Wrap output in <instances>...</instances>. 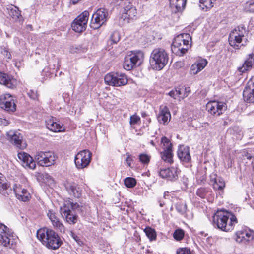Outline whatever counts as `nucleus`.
<instances>
[{
  "instance_id": "obj_1",
  "label": "nucleus",
  "mask_w": 254,
  "mask_h": 254,
  "mask_svg": "<svg viewBox=\"0 0 254 254\" xmlns=\"http://www.w3.org/2000/svg\"><path fill=\"white\" fill-rule=\"evenodd\" d=\"M237 223L236 217L227 211H218L213 216V226L225 232L233 230Z\"/></svg>"
},
{
  "instance_id": "obj_2",
  "label": "nucleus",
  "mask_w": 254,
  "mask_h": 254,
  "mask_svg": "<svg viewBox=\"0 0 254 254\" xmlns=\"http://www.w3.org/2000/svg\"><path fill=\"white\" fill-rule=\"evenodd\" d=\"M13 191L16 197L19 200L26 202L30 200L31 194L28 190L20 185L15 184L13 186V190L10 187V184L0 174V193L3 196L6 197Z\"/></svg>"
},
{
  "instance_id": "obj_3",
  "label": "nucleus",
  "mask_w": 254,
  "mask_h": 254,
  "mask_svg": "<svg viewBox=\"0 0 254 254\" xmlns=\"http://www.w3.org/2000/svg\"><path fill=\"white\" fill-rule=\"evenodd\" d=\"M37 237L44 246L50 249L56 250L63 243L57 233L46 227L39 229L37 231Z\"/></svg>"
},
{
  "instance_id": "obj_4",
  "label": "nucleus",
  "mask_w": 254,
  "mask_h": 254,
  "mask_svg": "<svg viewBox=\"0 0 254 254\" xmlns=\"http://www.w3.org/2000/svg\"><path fill=\"white\" fill-rule=\"evenodd\" d=\"M191 37L188 33H183L176 36L171 45L172 53L182 56L191 47Z\"/></svg>"
},
{
  "instance_id": "obj_5",
  "label": "nucleus",
  "mask_w": 254,
  "mask_h": 254,
  "mask_svg": "<svg viewBox=\"0 0 254 254\" xmlns=\"http://www.w3.org/2000/svg\"><path fill=\"white\" fill-rule=\"evenodd\" d=\"M169 54L162 48H155L150 56V64L152 68L156 70H160L167 64Z\"/></svg>"
},
{
  "instance_id": "obj_6",
  "label": "nucleus",
  "mask_w": 254,
  "mask_h": 254,
  "mask_svg": "<svg viewBox=\"0 0 254 254\" xmlns=\"http://www.w3.org/2000/svg\"><path fill=\"white\" fill-rule=\"evenodd\" d=\"M72 211L76 213L80 212L81 207L77 203H74L70 200L65 201L60 208L61 215L69 224H75L77 221L78 217L72 213Z\"/></svg>"
},
{
  "instance_id": "obj_7",
  "label": "nucleus",
  "mask_w": 254,
  "mask_h": 254,
  "mask_svg": "<svg viewBox=\"0 0 254 254\" xmlns=\"http://www.w3.org/2000/svg\"><path fill=\"white\" fill-rule=\"evenodd\" d=\"M105 83L110 86H121L127 83V77L122 72H111L106 75L104 77Z\"/></svg>"
},
{
  "instance_id": "obj_8",
  "label": "nucleus",
  "mask_w": 254,
  "mask_h": 254,
  "mask_svg": "<svg viewBox=\"0 0 254 254\" xmlns=\"http://www.w3.org/2000/svg\"><path fill=\"white\" fill-rule=\"evenodd\" d=\"M35 159L41 166H50L55 164L56 156L51 151H39L35 155Z\"/></svg>"
},
{
  "instance_id": "obj_9",
  "label": "nucleus",
  "mask_w": 254,
  "mask_h": 254,
  "mask_svg": "<svg viewBox=\"0 0 254 254\" xmlns=\"http://www.w3.org/2000/svg\"><path fill=\"white\" fill-rule=\"evenodd\" d=\"M108 13L105 8H100L93 15L91 27L94 29L100 28L108 19Z\"/></svg>"
},
{
  "instance_id": "obj_10",
  "label": "nucleus",
  "mask_w": 254,
  "mask_h": 254,
  "mask_svg": "<svg viewBox=\"0 0 254 254\" xmlns=\"http://www.w3.org/2000/svg\"><path fill=\"white\" fill-rule=\"evenodd\" d=\"M92 153L88 150L80 151L75 156L74 163L78 169H83L87 167L91 162Z\"/></svg>"
},
{
  "instance_id": "obj_11",
  "label": "nucleus",
  "mask_w": 254,
  "mask_h": 254,
  "mask_svg": "<svg viewBox=\"0 0 254 254\" xmlns=\"http://www.w3.org/2000/svg\"><path fill=\"white\" fill-rule=\"evenodd\" d=\"M89 13L87 11H84L78 16L73 21L71 24L72 29L78 33L85 30L87 27Z\"/></svg>"
},
{
  "instance_id": "obj_12",
  "label": "nucleus",
  "mask_w": 254,
  "mask_h": 254,
  "mask_svg": "<svg viewBox=\"0 0 254 254\" xmlns=\"http://www.w3.org/2000/svg\"><path fill=\"white\" fill-rule=\"evenodd\" d=\"M13 233L5 225L0 224V244L6 247L13 245Z\"/></svg>"
},
{
  "instance_id": "obj_13",
  "label": "nucleus",
  "mask_w": 254,
  "mask_h": 254,
  "mask_svg": "<svg viewBox=\"0 0 254 254\" xmlns=\"http://www.w3.org/2000/svg\"><path fill=\"white\" fill-rule=\"evenodd\" d=\"M206 108L212 115L219 116L226 110L227 105L222 102L213 101L208 102Z\"/></svg>"
},
{
  "instance_id": "obj_14",
  "label": "nucleus",
  "mask_w": 254,
  "mask_h": 254,
  "mask_svg": "<svg viewBox=\"0 0 254 254\" xmlns=\"http://www.w3.org/2000/svg\"><path fill=\"white\" fill-rule=\"evenodd\" d=\"M0 107L7 111L14 112L16 105L13 97L9 94H4L0 96Z\"/></svg>"
},
{
  "instance_id": "obj_15",
  "label": "nucleus",
  "mask_w": 254,
  "mask_h": 254,
  "mask_svg": "<svg viewBox=\"0 0 254 254\" xmlns=\"http://www.w3.org/2000/svg\"><path fill=\"white\" fill-rule=\"evenodd\" d=\"M7 139L17 148L23 149L26 147V143L22 139V135L18 131H9L7 133Z\"/></svg>"
},
{
  "instance_id": "obj_16",
  "label": "nucleus",
  "mask_w": 254,
  "mask_h": 254,
  "mask_svg": "<svg viewBox=\"0 0 254 254\" xmlns=\"http://www.w3.org/2000/svg\"><path fill=\"white\" fill-rule=\"evenodd\" d=\"M137 11L135 7L133 6L131 3L127 0L125 2V6L124 7V12L121 18L123 19L126 22H129V20L133 19L136 16Z\"/></svg>"
},
{
  "instance_id": "obj_17",
  "label": "nucleus",
  "mask_w": 254,
  "mask_h": 254,
  "mask_svg": "<svg viewBox=\"0 0 254 254\" xmlns=\"http://www.w3.org/2000/svg\"><path fill=\"white\" fill-rule=\"evenodd\" d=\"M158 122L163 125H167L171 120V115L169 109L166 105L160 106L157 116Z\"/></svg>"
},
{
  "instance_id": "obj_18",
  "label": "nucleus",
  "mask_w": 254,
  "mask_h": 254,
  "mask_svg": "<svg viewBox=\"0 0 254 254\" xmlns=\"http://www.w3.org/2000/svg\"><path fill=\"white\" fill-rule=\"evenodd\" d=\"M65 189L69 195L75 198H80L82 189L78 184L73 182H67L64 184Z\"/></svg>"
},
{
  "instance_id": "obj_19",
  "label": "nucleus",
  "mask_w": 254,
  "mask_h": 254,
  "mask_svg": "<svg viewBox=\"0 0 254 254\" xmlns=\"http://www.w3.org/2000/svg\"><path fill=\"white\" fill-rule=\"evenodd\" d=\"M18 158L22 161V165L25 168L34 169L36 167V163L28 154L21 152L18 154Z\"/></svg>"
},
{
  "instance_id": "obj_20",
  "label": "nucleus",
  "mask_w": 254,
  "mask_h": 254,
  "mask_svg": "<svg viewBox=\"0 0 254 254\" xmlns=\"http://www.w3.org/2000/svg\"><path fill=\"white\" fill-rule=\"evenodd\" d=\"M159 176L168 180H175L178 177V171L174 167L161 168L159 171Z\"/></svg>"
},
{
  "instance_id": "obj_21",
  "label": "nucleus",
  "mask_w": 254,
  "mask_h": 254,
  "mask_svg": "<svg viewBox=\"0 0 254 254\" xmlns=\"http://www.w3.org/2000/svg\"><path fill=\"white\" fill-rule=\"evenodd\" d=\"M16 83V80L11 75L0 71V84L7 88L13 89L15 87Z\"/></svg>"
},
{
  "instance_id": "obj_22",
  "label": "nucleus",
  "mask_w": 254,
  "mask_h": 254,
  "mask_svg": "<svg viewBox=\"0 0 254 254\" xmlns=\"http://www.w3.org/2000/svg\"><path fill=\"white\" fill-rule=\"evenodd\" d=\"M56 119L53 117L46 120L47 128L53 132H63L65 129L63 124L55 121Z\"/></svg>"
},
{
  "instance_id": "obj_23",
  "label": "nucleus",
  "mask_w": 254,
  "mask_h": 254,
  "mask_svg": "<svg viewBox=\"0 0 254 254\" xmlns=\"http://www.w3.org/2000/svg\"><path fill=\"white\" fill-rule=\"evenodd\" d=\"M177 155L180 160L182 162L188 163L191 160L188 147L180 145L178 150Z\"/></svg>"
},
{
  "instance_id": "obj_24",
  "label": "nucleus",
  "mask_w": 254,
  "mask_h": 254,
  "mask_svg": "<svg viewBox=\"0 0 254 254\" xmlns=\"http://www.w3.org/2000/svg\"><path fill=\"white\" fill-rule=\"evenodd\" d=\"M47 215L54 227L59 229L61 231L64 230V226L60 222L57 214L54 211L49 210Z\"/></svg>"
},
{
  "instance_id": "obj_25",
  "label": "nucleus",
  "mask_w": 254,
  "mask_h": 254,
  "mask_svg": "<svg viewBox=\"0 0 254 254\" xmlns=\"http://www.w3.org/2000/svg\"><path fill=\"white\" fill-rule=\"evenodd\" d=\"M207 61L206 59H201L193 64L190 67V73L192 75H195L201 71L207 64Z\"/></svg>"
},
{
  "instance_id": "obj_26",
  "label": "nucleus",
  "mask_w": 254,
  "mask_h": 254,
  "mask_svg": "<svg viewBox=\"0 0 254 254\" xmlns=\"http://www.w3.org/2000/svg\"><path fill=\"white\" fill-rule=\"evenodd\" d=\"M186 0H170V6L174 13L182 11L185 8Z\"/></svg>"
},
{
  "instance_id": "obj_27",
  "label": "nucleus",
  "mask_w": 254,
  "mask_h": 254,
  "mask_svg": "<svg viewBox=\"0 0 254 254\" xmlns=\"http://www.w3.org/2000/svg\"><path fill=\"white\" fill-rule=\"evenodd\" d=\"M254 65V54H250L248 58L246 59L245 63L241 67L238 68V70L240 72H244L246 71L249 70Z\"/></svg>"
},
{
  "instance_id": "obj_28",
  "label": "nucleus",
  "mask_w": 254,
  "mask_h": 254,
  "mask_svg": "<svg viewBox=\"0 0 254 254\" xmlns=\"http://www.w3.org/2000/svg\"><path fill=\"white\" fill-rule=\"evenodd\" d=\"M242 37L238 36L237 34H233L230 32L229 36V43L231 46L236 49L240 48L239 44L242 40Z\"/></svg>"
},
{
  "instance_id": "obj_29",
  "label": "nucleus",
  "mask_w": 254,
  "mask_h": 254,
  "mask_svg": "<svg viewBox=\"0 0 254 254\" xmlns=\"http://www.w3.org/2000/svg\"><path fill=\"white\" fill-rule=\"evenodd\" d=\"M128 56H129L130 58H131V61L134 62V65L135 66L140 65L144 58V54L143 52L140 51L132 53L128 55Z\"/></svg>"
},
{
  "instance_id": "obj_30",
  "label": "nucleus",
  "mask_w": 254,
  "mask_h": 254,
  "mask_svg": "<svg viewBox=\"0 0 254 254\" xmlns=\"http://www.w3.org/2000/svg\"><path fill=\"white\" fill-rule=\"evenodd\" d=\"M245 101L249 103L254 102V90L246 86L243 93Z\"/></svg>"
},
{
  "instance_id": "obj_31",
  "label": "nucleus",
  "mask_w": 254,
  "mask_h": 254,
  "mask_svg": "<svg viewBox=\"0 0 254 254\" xmlns=\"http://www.w3.org/2000/svg\"><path fill=\"white\" fill-rule=\"evenodd\" d=\"M161 157L165 162L172 163L173 162L172 149L166 148L160 153Z\"/></svg>"
},
{
  "instance_id": "obj_32",
  "label": "nucleus",
  "mask_w": 254,
  "mask_h": 254,
  "mask_svg": "<svg viewBox=\"0 0 254 254\" xmlns=\"http://www.w3.org/2000/svg\"><path fill=\"white\" fill-rule=\"evenodd\" d=\"M213 185L215 190L222 192L225 187V183L223 178L218 177L215 179Z\"/></svg>"
},
{
  "instance_id": "obj_33",
  "label": "nucleus",
  "mask_w": 254,
  "mask_h": 254,
  "mask_svg": "<svg viewBox=\"0 0 254 254\" xmlns=\"http://www.w3.org/2000/svg\"><path fill=\"white\" fill-rule=\"evenodd\" d=\"M9 15L14 20H17L21 16L19 8L15 6L11 5L7 8Z\"/></svg>"
},
{
  "instance_id": "obj_34",
  "label": "nucleus",
  "mask_w": 254,
  "mask_h": 254,
  "mask_svg": "<svg viewBox=\"0 0 254 254\" xmlns=\"http://www.w3.org/2000/svg\"><path fill=\"white\" fill-rule=\"evenodd\" d=\"M144 232L150 241L156 240L157 235L154 229L148 226L144 229Z\"/></svg>"
},
{
  "instance_id": "obj_35",
  "label": "nucleus",
  "mask_w": 254,
  "mask_h": 254,
  "mask_svg": "<svg viewBox=\"0 0 254 254\" xmlns=\"http://www.w3.org/2000/svg\"><path fill=\"white\" fill-rule=\"evenodd\" d=\"M123 66L126 70H130L135 67L134 65V62L131 61V58H130L128 55L125 57Z\"/></svg>"
},
{
  "instance_id": "obj_36",
  "label": "nucleus",
  "mask_w": 254,
  "mask_h": 254,
  "mask_svg": "<svg viewBox=\"0 0 254 254\" xmlns=\"http://www.w3.org/2000/svg\"><path fill=\"white\" fill-rule=\"evenodd\" d=\"M215 0H199L200 7L202 10L207 11L213 6V2Z\"/></svg>"
},
{
  "instance_id": "obj_37",
  "label": "nucleus",
  "mask_w": 254,
  "mask_h": 254,
  "mask_svg": "<svg viewBox=\"0 0 254 254\" xmlns=\"http://www.w3.org/2000/svg\"><path fill=\"white\" fill-rule=\"evenodd\" d=\"M247 234L245 233V230L238 231L235 233V240L238 243H246V236Z\"/></svg>"
},
{
  "instance_id": "obj_38",
  "label": "nucleus",
  "mask_w": 254,
  "mask_h": 254,
  "mask_svg": "<svg viewBox=\"0 0 254 254\" xmlns=\"http://www.w3.org/2000/svg\"><path fill=\"white\" fill-rule=\"evenodd\" d=\"M246 30L244 25H241L236 27L231 33L233 34H237L238 36L244 37V34L246 33Z\"/></svg>"
},
{
  "instance_id": "obj_39",
  "label": "nucleus",
  "mask_w": 254,
  "mask_h": 254,
  "mask_svg": "<svg viewBox=\"0 0 254 254\" xmlns=\"http://www.w3.org/2000/svg\"><path fill=\"white\" fill-rule=\"evenodd\" d=\"M228 133L235 136L236 138L241 137V131L238 127L235 126L228 130Z\"/></svg>"
},
{
  "instance_id": "obj_40",
  "label": "nucleus",
  "mask_w": 254,
  "mask_h": 254,
  "mask_svg": "<svg viewBox=\"0 0 254 254\" xmlns=\"http://www.w3.org/2000/svg\"><path fill=\"white\" fill-rule=\"evenodd\" d=\"M120 39V35L118 31H114L110 36L111 44L117 43Z\"/></svg>"
},
{
  "instance_id": "obj_41",
  "label": "nucleus",
  "mask_w": 254,
  "mask_h": 254,
  "mask_svg": "<svg viewBox=\"0 0 254 254\" xmlns=\"http://www.w3.org/2000/svg\"><path fill=\"white\" fill-rule=\"evenodd\" d=\"M125 185L129 188H133L136 184V180L132 177H127L124 180Z\"/></svg>"
},
{
  "instance_id": "obj_42",
  "label": "nucleus",
  "mask_w": 254,
  "mask_h": 254,
  "mask_svg": "<svg viewBox=\"0 0 254 254\" xmlns=\"http://www.w3.org/2000/svg\"><path fill=\"white\" fill-rule=\"evenodd\" d=\"M176 209L181 215L184 214L187 210V205L182 202H178L175 205Z\"/></svg>"
},
{
  "instance_id": "obj_43",
  "label": "nucleus",
  "mask_w": 254,
  "mask_h": 254,
  "mask_svg": "<svg viewBox=\"0 0 254 254\" xmlns=\"http://www.w3.org/2000/svg\"><path fill=\"white\" fill-rule=\"evenodd\" d=\"M184 237V231L181 229H176L173 233V237L176 241H180Z\"/></svg>"
},
{
  "instance_id": "obj_44",
  "label": "nucleus",
  "mask_w": 254,
  "mask_h": 254,
  "mask_svg": "<svg viewBox=\"0 0 254 254\" xmlns=\"http://www.w3.org/2000/svg\"><path fill=\"white\" fill-rule=\"evenodd\" d=\"M0 53L2 55H3L4 57L8 60H10L11 59V55L9 51V49L4 46H1L0 47Z\"/></svg>"
},
{
  "instance_id": "obj_45",
  "label": "nucleus",
  "mask_w": 254,
  "mask_h": 254,
  "mask_svg": "<svg viewBox=\"0 0 254 254\" xmlns=\"http://www.w3.org/2000/svg\"><path fill=\"white\" fill-rule=\"evenodd\" d=\"M161 142L164 147V149L166 148L172 149V144L166 137H162Z\"/></svg>"
},
{
  "instance_id": "obj_46",
  "label": "nucleus",
  "mask_w": 254,
  "mask_h": 254,
  "mask_svg": "<svg viewBox=\"0 0 254 254\" xmlns=\"http://www.w3.org/2000/svg\"><path fill=\"white\" fill-rule=\"evenodd\" d=\"M140 161L144 164H148L150 162V156L146 154H140L139 155Z\"/></svg>"
},
{
  "instance_id": "obj_47",
  "label": "nucleus",
  "mask_w": 254,
  "mask_h": 254,
  "mask_svg": "<svg viewBox=\"0 0 254 254\" xmlns=\"http://www.w3.org/2000/svg\"><path fill=\"white\" fill-rule=\"evenodd\" d=\"M208 192V189L205 188H200L197 190L196 194L201 198H204Z\"/></svg>"
},
{
  "instance_id": "obj_48",
  "label": "nucleus",
  "mask_w": 254,
  "mask_h": 254,
  "mask_svg": "<svg viewBox=\"0 0 254 254\" xmlns=\"http://www.w3.org/2000/svg\"><path fill=\"white\" fill-rule=\"evenodd\" d=\"M247 9L250 13H254V0H249L247 2Z\"/></svg>"
},
{
  "instance_id": "obj_49",
  "label": "nucleus",
  "mask_w": 254,
  "mask_h": 254,
  "mask_svg": "<svg viewBox=\"0 0 254 254\" xmlns=\"http://www.w3.org/2000/svg\"><path fill=\"white\" fill-rule=\"evenodd\" d=\"M140 120V118L139 116L134 115L130 116L129 123L130 125H135L137 124Z\"/></svg>"
},
{
  "instance_id": "obj_50",
  "label": "nucleus",
  "mask_w": 254,
  "mask_h": 254,
  "mask_svg": "<svg viewBox=\"0 0 254 254\" xmlns=\"http://www.w3.org/2000/svg\"><path fill=\"white\" fill-rule=\"evenodd\" d=\"M177 254H191V252L189 248H182L177 250Z\"/></svg>"
},
{
  "instance_id": "obj_51",
  "label": "nucleus",
  "mask_w": 254,
  "mask_h": 254,
  "mask_svg": "<svg viewBox=\"0 0 254 254\" xmlns=\"http://www.w3.org/2000/svg\"><path fill=\"white\" fill-rule=\"evenodd\" d=\"M28 95L30 98L32 99L33 100H35V99H37L38 94H37V92L36 90H30L28 92Z\"/></svg>"
},
{
  "instance_id": "obj_52",
  "label": "nucleus",
  "mask_w": 254,
  "mask_h": 254,
  "mask_svg": "<svg viewBox=\"0 0 254 254\" xmlns=\"http://www.w3.org/2000/svg\"><path fill=\"white\" fill-rule=\"evenodd\" d=\"M246 86L254 90V76L248 82Z\"/></svg>"
},
{
  "instance_id": "obj_53",
  "label": "nucleus",
  "mask_w": 254,
  "mask_h": 254,
  "mask_svg": "<svg viewBox=\"0 0 254 254\" xmlns=\"http://www.w3.org/2000/svg\"><path fill=\"white\" fill-rule=\"evenodd\" d=\"M245 233L247 234L246 235H245L246 236L247 242L253 239L254 236L251 232H249L245 230Z\"/></svg>"
},
{
  "instance_id": "obj_54",
  "label": "nucleus",
  "mask_w": 254,
  "mask_h": 254,
  "mask_svg": "<svg viewBox=\"0 0 254 254\" xmlns=\"http://www.w3.org/2000/svg\"><path fill=\"white\" fill-rule=\"evenodd\" d=\"M168 95L174 99H176L177 97V92L175 90H172L168 93Z\"/></svg>"
},
{
  "instance_id": "obj_55",
  "label": "nucleus",
  "mask_w": 254,
  "mask_h": 254,
  "mask_svg": "<svg viewBox=\"0 0 254 254\" xmlns=\"http://www.w3.org/2000/svg\"><path fill=\"white\" fill-rule=\"evenodd\" d=\"M185 93L184 95L182 96V98H184L185 97H186L188 96L189 93L190 92V87L185 88L184 89Z\"/></svg>"
},
{
  "instance_id": "obj_56",
  "label": "nucleus",
  "mask_w": 254,
  "mask_h": 254,
  "mask_svg": "<svg viewBox=\"0 0 254 254\" xmlns=\"http://www.w3.org/2000/svg\"><path fill=\"white\" fill-rule=\"evenodd\" d=\"M126 155H127V157L126 159V162L129 166H130L131 162L132 160V159L128 154L127 153Z\"/></svg>"
},
{
  "instance_id": "obj_57",
  "label": "nucleus",
  "mask_w": 254,
  "mask_h": 254,
  "mask_svg": "<svg viewBox=\"0 0 254 254\" xmlns=\"http://www.w3.org/2000/svg\"><path fill=\"white\" fill-rule=\"evenodd\" d=\"M72 237L75 240V241L77 242V243L79 244V245H81V244H82V242H81V241L80 240V238L76 235H75V234H72Z\"/></svg>"
},
{
  "instance_id": "obj_58",
  "label": "nucleus",
  "mask_w": 254,
  "mask_h": 254,
  "mask_svg": "<svg viewBox=\"0 0 254 254\" xmlns=\"http://www.w3.org/2000/svg\"><path fill=\"white\" fill-rule=\"evenodd\" d=\"M175 91H177V97H180L182 98V96H183L182 95V92L184 91V89L179 88L178 89H175Z\"/></svg>"
},
{
  "instance_id": "obj_59",
  "label": "nucleus",
  "mask_w": 254,
  "mask_h": 254,
  "mask_svg": "<svg viewBox=\"0 0 254 254\" xmlns=\"http://www.w3.org/2000/svg\"><path fill=\"white\" fill-rule=\"evenodd\" d=\"M244 157H246L247 159H249V160H250L252 158V155H251V154L248 153V152H246L245 154Z\"/></svg>"
},
{
  "instance_id": "obj_60",
  "label": "nucleus",
  "mask_w": 254,
  "mask_h": 254,
  "mask_svg": "<svg viewBox=\"0 0 254 254\" xmlns=\"http://www.w3.org/2000/svg\"><path fill=\"white\" fill-rule=\"evenodd\" d=\"M169 192L168 191L165 192L164 193L163 197L165 199H169V198L168 197H169Z\"/></svg>"
},
{
  "instance_id": "obj_61",
  "label": "nucleus",
  "mask_w": 254,
  "mask_h": 254,
  "mask_svg": "<svg viewBox=\"0 0 254 254\" xmlns=\"http://www.w3.org/2000/svg\"><path fill=\"white\" fill-rule=\"evenodd\" d=\"M141 116L143 118H145L146 116H147V114L146 112H143L141 113Z\"/></svg>"
},
{
  "instance_id": "obj_62",
  "label": "nucleus",
  "mask_w": 254,
  "mask_h": 254,
  "mask_svg": "<svg viewBox=\"0 0 254 254\" xmlns=\"http://www.w3.org/2000/svg\"><path fill=\"white\" fill-rule=\"evenodd\" d=\"M165 205V202L162 201H159V205L160 207H162Z\"/></svg>"
},
{
  "instance_id": "obj_63",
  "label": "nucleus",
  "mask_w": 254,
  "mask_h": 254,
  "mask_svg": "<svg viewBox=\"0 0 254 254\" xmlns=\"http://www.w3.org/2000/svg\"><path fill=\"white\" fill-rule=\"evenodd\" d=\"M150 143H151V144H152V145H153V146H154V145H155V144H154V143L153 142V141H151Z\"/></svg>"
}]
</instances>
